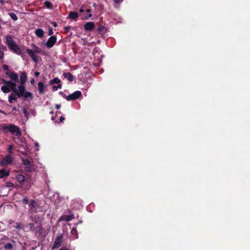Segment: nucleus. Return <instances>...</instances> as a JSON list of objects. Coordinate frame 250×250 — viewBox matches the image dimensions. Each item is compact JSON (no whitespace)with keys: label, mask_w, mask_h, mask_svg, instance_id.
<instances>
[{"label":"nucleus","mask_w":250,"mask_h":250,"mask_svg":"<svg viewBox=\"0 0 250 250\" xmlns=\"http://www.w3.org/2000/svg\"><path fill=\"white\" fill-rule=\"evenodd\" d=\"M2 127L3 130H7L17 136H20L21 135L19 127L13 124H3Z\"/></svg>","instance_id":"obj_2"},{"label":"nucleus","mask_w":250,"mask_h":250,"mask_svg":"<svg viewBox=\"0 0 250 250\" xmlns=\"http://www.w3.org/2000/svg\"><path fill=\"white\" fill-rule=\"evenodd\" d=\"M26 52L32 59L34 62H35L36 63L38 62L39 57L37 55H36L35 53H34L33 51H32L30 49H27Z\"/></svg>","instance_id":"obj_9"},{"label":"nucleus","mask_w":250,"mask_h":250,"mask_svg":"<svg viewBox=\"0 0 250 250\" xmlns=\"http://www.w3.org/2000/svg\"><path fill=\"white\" fill-rule=\"evenodd\" d=\"M34 74L36 77H38L40 75V73L38 72H35Z\"/></svg>","instance_id":"obj_38"},{"label":"nucleus","mask_w":250,"mask_h":250,"mask_svg":"<svg viewBox=\"0 0 250 250\" xmlns=\"http://www.w3.org/2000/svg\"><path fill=\"white\" fill-rule=\"evenodd\" d=\"M52 25L54 26V27H56L57 26V23L55 22H52Z\"/></svg>","instance_id":"obj_40"},{"label":"nucleus","mask_w":250,"mask_h":250,"mask_svg":"<svg viewBox=\"0 0 250 250\" xmlns=\"http://www.w3.org/2000/svg\"><path fill=\"white\" fill-rule=\"evenodd\" d=\"M53 34V30L51 28H49V31H48V35L51 36L52 35V34Z\"/></svg>","instance_id":"obj_32"},{"label":"nucleus","mask_w":250,"mask_h":250,"mask_svg":"<svg viewBox=\"0 0 250 250\" xmlns=\"http://www.w3.org/2000/svg\"><path fill=\"white\" fill-rule=\"evenodd\" d=\"M2 67L5 70H7V71L8 70V65H6V64H4L3 66H2Z\"/></svg>","instance_id":"obj_36"},{"label":"nucleus","mask_w":250,"mask_h":250,"mask_svg":"<svg viewBox=\"0 0 250 250\" xmlns=\"http://www.w3.org/2000/svg\"><path fill=\"white\" fill-rule=\"evenodd\" d=\"M81 94L82 93L80 91H77L68 95L66 99L68 101L74 100L79 98L81 96Z\"/></svg>","instance_id":"obj_7"},{"label":"nucleus","mask_w":250,"mask_h":250,"mask_svg":"<svg viewBox=\"0 0 250 250\" xmlns=\"http://www.w3.org/2000/svg\"><path fill=\"white\" fill-rule=\"evenodd\" d=\"M13 162V158L10 155H6L0 162V165L2 166H6L10 164Z\"/></svg>","instance_id":"obj_5"},{"label":"nucleus","mask_w":250,"mask_h":250,"mask_svg":"<svg viewBox=\"0 0 250 250\" xmlns=\"http://www.w3.org/2000/svg\"><path fill=\"white\" fill-rule=\"evenodd\" d=\"M5 74L10 79L11 81L15 82H19V76L15 72L11 70H8L6 71Z\"/></svg>","instance_id":"obj_4"},{"label":"nucleus","mask_w":250,"mask_h":250,"mask_svg":"<svg viewBox=\"0 0 250 250\" xmlns=\"http://www.w3.org/2000/svg\"><path fill=\"white\" fill-rule=\"evenodd\" d=\"M0 3H4V0H0Z\"/></svg>","instance_id":"obj_44"},{"label":"nucleus","mask_w":250,"mask_h":250,"mask_svg":"<svg viewBox=\"0 0 250 250\" xmlns=\"http://www.w3.org/2000/svg\"><path fill=\"white\" fill-rule=\"evenodd\" d=\"M57 41V38L55 36H51L48 40L45 45L48 48L53 47Z\"/></svg>","instance_id":"obj_6"},{"label":"nucleus","mask_w":250,"mask_h":250,"mask_svg":"<svg viewBox=\"0 0 250 250\" xmlns=\"http://www.w3.org/2000/svg\"><path fill=\"white\" fill-rule=\"evenodd\" d=\"M1 81L5 84L1 87V90L3 93H8L10 90L14 92H17V89L16 88L17 82L12 81H6L4 79H2Z\"/></svg>","instance_id":"obj_1"},{"label":"nucleus","mask_w":250,"mask_h":250,"mask_svg":"<svg viewBox=\"0 0 250 250\" xmlns=\"http://www.w3.org/2000/svg\"><path fill=\"white\" fill-rule=\"evenodd\" d=\"M79 11L81 13H82L83 12V8H81Z\"/></svg>","instance_id":"obj_43"},{"label":"nucleus","mask_w":250,"mask_h":250,"mask_svg":"<svg viewBox=\"0 0 250 250\" xmlns=\"http://www.w3.org/2000/svg\"><path fill=\"white\" fill-rule=\"evenodd\" d=\"M76 231V229H72V230H71V232H72V233H74V232H75Z\"/></svg>","instance_id":"obj_42"},{"label":"nucleus","mask_w":250,"mask_h":250,"mask_svg":"<svg viewBox=\"0 0 250 250\" xmlns=\"http://www.w3.org/2000/svg\"><path fill=\"white\" fill-rule=\"evenodd\" d=\"M64 120V118L61 116L60 117V122H62Z\"/></svg>","instance_id":"obj_39"},{"label":"nucleus","mask_w":250,"mask_h":250,"mask_svg":"<svg viewBox=\"0 0 250 250\" xmlns=\"http://www.w3.org/2000/svg\"><path fill=\"white\" fill-rule=\"evenodd\" d=\"M38 90L40 93H43L44 92V86L42 82H39L38 84Z\"/></svg>","instance_id":"obj_19"},{"label":"nucleus","mask_w":250,"mask_h":250,"mask_svg":"<svg viewBox=\"0 0 250 250\" xmlns=\"http://www.w3.org/2000/svg\"><path fill=\"white\" fill-rule=\"evenodd\" d=\"M68 17L71 19L76 20L78 17V14L75 12H71L68 15Z\"/></svg>","instance_id":"obj_17"},{"label":"nucleus","mask_w":250,"mask_h":250,"mask_svg":"<svg viewBox=\"0 0 250 250\" xmlns=\"http://www.w3.org/2000/svg\"><path fill=\"white\" fill-rule=\"evenodd\" d=\"M32 49H31L33 51L34 53H40L41 52V50L38 46H36L34 44L32 45Z\"/></svg>","instance_id":"obj_23"},{"label":"nucleus","mask_w":250,"mask_h":250,"mask_svg":"<svg viewBox=\"0 0 250 250\" xmlns=\"http://www.w3.org/2000/svg\"><path fill=\"white\" fill-rule=\"evenodd\" d=\"M74 218V215L73 214L71 215H64L62 216L60 219L59 221H69L72 220Z\"/></svg>","instance_id":"obj_12"},{"label":"nucleus","mask_w":250,"mask_h":250,"mask_svg":"<svg viewBox=\"0 0 250 250\" xmlns=\"http://www.w3.org/2000/svg\"><path fill=\"white\" fill-rule=\"evenodd\" d=\"M16 99H17L16 95L15 94L13 93V94H11L9 96L8 101L10 103H12L13 100H16Z\"/></svg>","instance_id":"obj_24"},{"label":"nucleus","mask_w":250,"mask_h":250,"mask_svg":"<svg viewBox=\"0 0 250 250\" xmlns=\"http://www.w3.org/2000/svg\"><path fill=\"white\" fill-rule=\"evenodd\" d=\"M90 11V9H88L86 10V12H89Z\"/></svg>","instance_id":"obj_47"},{"label":"nucleus","mask_w":250,"mask_h":250,"mask_svg":"<svg viewBox=\"0 0 250 250\" xmlns=\"http://www.w3.org/2000/svg\"><path fill=\"white\" fill-rule=\"evenodd\" d=\"M6 43L7 44L9 48L15 53L18 55L21 54V51L20 48L14 41L11 36H7L6 37Z\"/></svg>","instance_id":"obj_3"},{"label":"nucleus","mask_w":250,"mask_h":250,"mask_svg":"<svg viewBox=\"0 0 250 250\" xmlns=\"http://www.w3.org/2000/svg\"><path fill=\"white\" fill-rule=\"evenodd\" d=\"M22 202H23V204H27L28 203V200L27 198H24L23 199Z\"/></svg>","instance_id":"obj_35"},{"label":"nucleus","mask_w":250,"mask_h":250,"mask_svg":"<svg viewBox=\"0 0 250 250\" xmlns=\"http://www.w3.org/2000/svg\"><path fill=\"white\" fill-rule=\"evenodd\" d=\"M7 187H12L14 186V184L11 182L7 183Z\"/></svg>","instance_id":"obj_33"},{"label":"nucleus","mask_w":250,"mask_h":250,"mask_svg":"<svg viewBox=\"0 0 250 250\" xmlns=\"http://www.w3.org/2000/svg\"><path fill=\"white\" fill-rule=\"evenodd\" d=\"M30 208V210L32 212H35L36 211V202L34 200H31L29 204Z\"/></svg>","instance_id":"obj_15"},{"label":"nucleus","mask_w":250,"mask_h":250,"mask_svg":"<svg viewBox=\"0 0 250 250\" xmlns=\"http://www.w3.org/2000/svg\"><path fill=\"white\" fill-rule=\"evenodd\" d=\"M59 250H67V249H61Z\"/></svg>","instance_id":"obj_49"},{"label":"nucleus","mask_w":250,"mask_h":250,"mask_svg":"<svg viewBox=\"0 0 250 250\" xmlns=\"http://www.w3.org/2000/svg\"><path fill=\"white\" fill-rule=\"evenodd\" d=\"M20 80L21 84H24L27 80V75L25 72L22 71L21 73Z\"/></svg>","instance_id":"obj_14"},{"label":"nucleus","mask_w":250,"mask_h":250,"mask_svg":"<svg viewBox=\"0 0 250 250\" xmlns=\"http://www.w3.org/2000/svg\"><path fill=\"white\" fill-rule=\"evenodd\" d=\"M22 162L24 166H25V169L26 171H30L31 170V164L29 160L27 159H22Z\"/></svg>","instance_id":"obj_11"},{"label":"nucleus","mask_w":250,"mask_h":250,"mask_svg":"<svg viewBox=\"0 0 250 250\" xmlns=\"http://www.w3.org/2000/svg\"><path fill=\"white\" fill-rule=\"evenodd\" d=\"M16 228H17V229H20V226L19 225H18V226H17L16 227Z\"/></svg>","instance_id":"obj_46"},{"label":"nucleus","mask_w":250,"mask_h":250,"mask_svg":"<svg viewBox=\"0 0 250 250\" xmlns=\"http://www.w3.org/2000/svg\"><path fill=\"white\" fill-rule=\"evenodd\" d=\"M60 80L58 78H55L52 81V82L53 83H60Z\"/></svg>","instance_id":"obj_30"},{"label":"nucleus","mask_w":250,"mask_h":250,"mask_svg":"<svg viewBox=\"0 0 250 250\" xmlns=\"http://www.w3.org/2000/svg\"><path fill=\"white\" fill-rule=\"evenodd\" d=\"M16 179L20 183H23L25 180L24 176L21 174H18L16 176Z\"/></svg>","instance_id":"obj_21"},{"label":"nucleus","mask_w":250,"mask_h":250,"mask_svg":"<svg viewBox=\"0 0 250 250\" xmlns=\"http://www.w3.org/2000/svg\"><path fill=\"white\" fill-rule=\"evenodd\" d=\"M4 248L6 250H11L13 248V245L12 244L9 243L4 246Z\"/></svg>","instance_id":"obj_28"},{"label":"nucleus","mask_w":250,"mask_h":250,"mask_svg":"<svg viewBox=\"0 0 250 250\" xmlns=\"http://www.w3.org/2000/svg\"><path fill=\"white\" fill-rule=\"evenodd\" d=\"M13 147H14L13 145H10L8 146V152L10 154L13 153V152L12 149L13 148Z\"/></svg>","instance_id":"obj_29"},{"label":"nucleus","mask_w":250,"mask_h":250,"mask_svg":"<svg viewBox=\"0 0 250 250\" xmlns=\"http://www.w3.org/2000/svg\"><path fill=\"white\" fill-rule=\"evenodd\" d=\"M9 15L10 17L14 21H17L18 20V17L17 15L14 13H9Z\"/></svg>","instance_id":"obj_27"},{"label":"nucleus","mask_w":250,"mask_h":250,"mask_svg":"<svg viewBox=\"0 0 250 250\" xmlns=\"http://www.w3.org/2000/svg\"><path fill=\"white\" fill-rule=\"evenodd\" d=\"M58 88H61V84H59L58 86H53V89L54 90H57Z\"/></svg>","instance_id":"obj_34"},{"label":"nucleus","mask_w":250,"mask_h":250,"mask_svg":"<svg viewBox=\"0 0 250 250\" xmlns=\"http://www.w3.org/2000/svg\"><path fill=\"white\" fill-rule=\"evenodd\" d=\"M36 146L38 147L39 146V144L38 143H36Z\"/></svg>","instance_id":"obj_45"},{"label":"nucleus","mask_w":250,"mask_h":250,"mask_svg":"<svg viewBox=\"0 0 250 250\" xmlns=\"http://www.w3.org/2000/svg\"><path fill=\"white\" fill-rule=\"evenodd\" d=\"M44 34L43 31L41 29H37L35 31V34L38 37L41 38L43 36Z\"/></svg>","instance_id":"obj_22"},{"label":"nucleus","mask_w":250,"mask_h":250,"mask_svg":"<svg viewBox=\"0 0 250 250\" xmlns=\"http://www.w3.org/2000/svg\"><path fill=\"white\" fill-rule=\"evenodd\" d=\"M34 83H35L34 80L33 79H32L31 80V83L32 84H33Z\"/></svg>","instance_id":"obj_41"},{"label":"nucleus","mask_w":250,"mask_h":250,"mask_svg":"<svg viewBox=\"0 0 250 250\" xmlns=\"http://www.w3.org/2000/svg\"><path fill=\"white\" fill-rule=\"evenodd\" d=\"M61 105L60 104H57L56 105V107L57 109H60Z\"/></svg>","instance_id":"obj_37"},{"label":"nucleus","mask_w":250,"mask_h":250,"mask_svg":"<svg viewBox=\"0 0 250 250\" xmlns=\"http://www.w3.org/2000/svg\"><path fill=\"white\" fill-rule=\"evenodd\" d=\"M22 111H23V112L24 114V115L26 116V117H27V115H28V112H27V109L25 108H22Z\"/></svg>","instance_id":"obj_31"},{"label":"nucleus","mask_w":250,"mask_h":250,"mask_svg":"<svg viewBox=\"0 0 250 250\" xmlns=\"http://www.w3.org/2000/svg\"><path fill=\"white\" fill-rule=\"evenodd\" d=\"M62 240V235L58 236L55 239V242L53 243L52 249H54L56 248H59L61 245Z\"/></svg>","instance_id":"obj_8"},{"label":"nucleus","mask_w":250,"mask_h":250,"mask_svg":"<svg viewBox=\"0 0 250 250\" xmlns=\"http://www.w3.org/2000/svg\"><path fill=\"white\" fill-rule=\"evenodd\" d=\"M6 50L5 46L3 45L0 46V59H2L4 58V52Z\"/></svg>","instance_id":"obj_18"},{"label":"nucleus","mask_w":250,"mask_h":250,"mask_svg":"<svg viewBox=\"0 0 250 250\" xmlns=\"http://www.w3.org/2000/svg\"><path fill=\"white\" fill-rule=\"evenodd\" d=\"M44 4V6L47 8L51 9L52 7V4L50 1H45Z\"/></svg>","instance_id":"obj_26"},{"label":"nucleus","mask_w":250,"mask_h":250,"mask_svg":"<svg viewBox=\"0 0 250 250\" xmlns=\"http://www.w3.org/2000/svg\"><path fill=\"white\" fill-rule=\"evenodd\" d=\"M63 76L65 78L67 79L70 82L73 80L74 77L73 75L70 73H65L63 74Z\"/></svg>","instance_id":"obj_20"},{"label":"nucleus","mask_w":250,"mask_h":250,"mask_svg":"<svg viewBox=\"0 0 250 250\" xmlns=\"http://www.w3.org/2000/svg\"><path fill=\"white\" fill-rule=\"evenodd\" d=\"M25 92V87L23 85H21L19 86L18 88L17 89V92H14L16 93L18 97L20 98L22 97V95H23Z\"/></svg>","instance_id":"obj_10"},{"label":"nucleus","mask_w":250,"mask_h":250,"mask_svg":"<svg viewBox=\"0 0 250 250\" xmlns=\"http://www.w3.org/2000/svg\"><path fill=\"white\" fill-rule=\"evenodd\" d=\"M94 27V23L93 22H88L84 25V29L87 31L92 30Z\"/></svg>","instance_id":"obj_13"},{"label":"nucleus","mask_w":250,"mask_h":250,"mask_svg":"<svg viewBox=\"0 0 250 250\" xmlns=\"http://www.w3.org/2000/svg\"><path fill=\"white\" fill-rule=\"evenodd\" d=\"M13 110H17V108H16V107H14L13 108Z\"/></svg>","instance_id":"obj_48"},{"label":"nucleus","mask_w":250,"mask_h":250,"mask_svg":"<svg viewBox=\"0 0 250 250\" xmlns=\"http://www.w3.org/2000/svg\"><path fill=\"white\" fill-rule=\"evenodd\" d=\"M9 175V172L6 171L5 169L0 170V178H2L5 176L7 177Z\"/></svg>","instance_id":"obj_16"},{"label":"nucleus","mask_w":250,"mask_h":250,"mask_svg":"<svg viewBox=\"0 0 250 250\" xmlns=\"http://www.w3.org/2000/svg\"><path fill=\"white\" fill-rule=\"evenodd\" d=\"M91 16H92V15H91V14H89V17H90H90H91Z\"/></svg>","instance_id":"obj_50"},{"label":"nucleus","mask_w":250,"mask_h":250,"mask_svg":"<svg viewBox=\"0 0 250 250\" xmlns=\"http://www.w3.org/2000/svg\"><path fill=\"white\" fill-rule=\"evenodd\" d=\"M22 96L24 97L25 98L30 97L31 98V99H32V94L29 92H25L23 95H22Z\"/></svg>","instance_id":"obj_25"}]
</instances>
